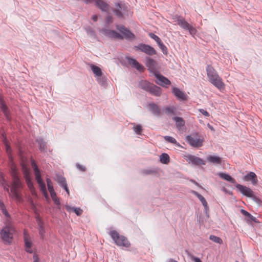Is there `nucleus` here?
Here are the masks:
<instances>
[{"label":"nucleus","instance_id":"1","mask_svg":"<svg viewBox=\"0 0 262 262\" xmlns=\"http://www.w3.org/2000/svg\"><path fill=\"white\" fill-rule=\"evenodd\" d=\"M11 169V176L13 179L11 186L5 180L3 174H0V183L4 189L8 192L10 197L17 201L20 202L22 200V198L19 190L23 188V185L18 177L17 170L15 166L12 165Z\"/></svg>","mask_w":262,"mask_h":262},{"label":"nucleus","instance_id":"2","mask_svg":"<svg viewBox=\"0 0 262 262\" xmlns=\"http://www.w3.org/2000/svg\"><path fill=\"white\" fill-rule=\"evenodd\" d=\"M139 87L156 96H160L162 93L160 87L146 80H141L139 83Z\"/></svg>","mask_w":262,"mask_h":262},{"label":"nucleus","instance_id":"3","mask_svg":"<svg viewBox=\"0 0 262 262\" xmlns=\"http://www.w3.org/2000/svg\"><path fill=\"white\" fill-rule=\"evenodd\" d=\"M31 165L34 171L35 179L37 183L39 185L40 191L42 192L43 195L46 197V198L47 199H49V198L46 189V185L41 178L39 169L38 168V167L35 161L33 160H32L31 161Z\"/></svg>","mask_w":262,"mask_h":262},{"label":"nucleus","instance_id":"4","mask_svg":"<svg viewBox=\"0 0 262 262\" xmlns=\"http://www.w3.org/2000/svg\"><path fill=\"white\" fill-rule=\"evenodd\" d=\"M109 234L117 246L126 248L130 246V244L127 238L123 235H120L116 231L112 230Z\"/></svg>","mask_w":262,"mask_h":262},{"label":"nucleus","instance_id":"5","mask_svg":"<svg viewBox=\"0 0 262 262\" xmlns=\"http://www.w3.org/2000/svg\"><path fill=\"white\" fill-rule=\"evenodd\" d=\"M15 231L14 227L11 224H8L3 228L0 234L5 242L10 243Z\"/></svg>","mask_w":262,"mask_h":262},{"label":"nucleus","instance_id":"6","mask_svg":"<svg viewBox=\"0 0 262 262\" xmlns=\"http://www.w3.org/2000/svg\"><path fill=\"white\" fill-rule=\"evenodd\" d=\"M175 19H176L178 25L182 28L185 30H188L190 34L191 35L196 34V29L187 23L184 18L180 16H176Z\"/></svg>","mask_w":262,"mask_h":262},{"label":"nucleus","instance_id":"7","mask_svg":"<svg viewBox=\"0 0 262 262\" xmlns=\"http://www.w3.org/2000/svg\"><path fill=\"white\" fill-rule=\"evenodd\" d=\"M116 8L113 9L114 14L119 18H123L124 15H128V8L126 5L123 3H116Z\"/></svg>","mask_w":262,"mask_h":262},{"label":"nucleus","instance_id":"8","mask_svg":"<svg viewBox=\"0 0 262 262\" xmlns=\"http://www.w3.org/2000/svg\"><path fill=\"white\" fill-rule=\"evenodd\" d=\"M116 27L117 30L122 34L123 39L125 38V39L129 40H133L135 39V34L124 26L117 25Z\"/></svg>","mask_w":262,"mask_h":262},{"label":"nucleus","instance_id":"9","mask_svg":"<svg viewBox=\"0 0 262 262\" xmlns=\"http://www.w3.org/2000/svg\"><path fill=\"white\" fill-rule=\"evenodd\" d=\"M134 49L136 51H140L150 56L157 54L156 51L153 47L143 43H139L138 46H134Z\"/></svg>","mask_w":262,"mask_h":262},{"label":"nucleus","instance_id":"10","mask_svg":"<svg viewBox=\"0 0 262 262\" xmlns=\"http://www.w3.org/2000/svg\"><path fill=\"white\" fill-rule=\"evenodd\" d=\"M187 140L189 144L195 147H200L203 145L204 138L198 134L188 136Z\"/></svg>","mask_w":262,"mask_h":262},{"label":"nucleus","instance_id":"11","mask_svg":"<svg viewBox=\"0 0 262 262\" xmlns=\"http://www.w3.org/2000/svg\"><path fill=\"white\" fill-rule=\"evenodd\" d=\"M22 168L24 174V177L28 188L30 189L32 194L35 195L36 192L35 188L33 186V183L32 182L31 179L30 177L29 168L24 164L23 165Z\"/></svg>","mask_w":262,"mask_h":262},{"label":"nucleus","instance_id":"12","mask_svg":"<svg viewBox=\"0 0 262 262\" xmlns=\"http://www.w3.org/2000/svg\"><path fill=\"white\" fill-rule=\"evenodd\" d=\"M85 4H88L95 2V5L102 12H106L110 9V5L103 0H84Z\"/></svg>","mask_w":262,"mask_h":262},{"label":"nucleus","instance_id":"13","mask_svg":"<svg viewBox=\"0 0 262 262\" xmlns=\"http://www.w3.org/2000/svg\"><path fill=\"white\" fill-rule=\"evenodd\" d=\"M101 32L104 35L108 37L109 38L123 39V36L122 35L114 30L103 28L101 30Z\"/></svg>","mask_w":262,"mask_h":262},{"label":"nucleus","instance_id":"14","mask_svg":"<svg viewBox=\"0 0 262 262\" xmlns=\"http://www.w3.org/2000/svg\"><path fill=\"white\" fill-rule=\"evenodd\" d=\"M154 75L157 79V80L156 81V83L157 84L164 87L171 84V82L169 79L159 73H155Z\"/></svg>","mask_w":262,"mask_h":262},{"label":"nucleus","instance_id":"15","mask_svg":"<svg viewBox=\"0 0 262 262\" xmlns=\"http://www.w3.org/2000/svg\"><path fill=\"white\" fill-rule=\"evenodd\" d=\"M236 187L243 195L249 198L254 197V193L251 189L241 184H236Z\"/></svg>","mask_w":262,"mask_h":262},{"label":"nucleus","instance_id":"16","mask_svg":"<svg viewBox=\"0 0 262 262\" xmlns=\"http://www.w3.org/2000/svg\"><path fill=\"white\" fill-rule=\"evenodd\" d=\"M145 65L148 68L149 71L150 72L153 73L155 74V73H157L156 72V68L157 66V62L149 57H146L145 58Z\"/></svg>","mask_w":262,"mask_h":262},{"label":"nucleus","instance_id":"17","mask_svg":"<svg viewBox=\"0 0 262 262\" xmlns=\"http://www.w3.org/2000/svg\"><path fill=\"white\" fill-rule=\"evenodd\" d=\"M126 59L128 63L132 66V67L136 69L139 72H143L145 68L144 66L138 62L135 59L132 57H127Z\"/></svg>","mask_w":262,"mask_h":262},{"label":"nucleus","instance_id":"18","mask_svg":"<svg viewBox=\"0 0 262 262\" xmlns=\"http://www.w3.org/2000/svg\"><path fill=\"white\" fill-rule=\"evenodd\" d=\"M243 180L245 181L251 182L253 185H256L257 184L258 180L256 174L254 172H249L246 174Z\"/></svg>","mask_w":262,"mask_h":262},{"label":"nucleus","instance_id":"19","mask_svg":"<svg viewBox=\"0 0 262 262\" xmlns=\"http://www.w3.org/2000/svg\"><path fill=\"white\" fill-rule=\"evenodd\" d=\"M172 92L180 100L185 101L187 99V95L184 92L177 88H173Z\"/></svg>","mask_w":262,"mask_h":262},{"label":"nucleus","instance_id":"20","mask_svg":"<svg viewBox=\"0 0 262 262\" xmlns=\"http://www.w3.org/2000/svg\"><path fill=\"white\" fill-rule=\"evenodd\" d=\"M209 81L220 90L224 88L225 84L223 82L222 78L219 76V75L216 76V77H215L212 79H211Z\"/></svg>","mask_w":262,"mask_h":262},{"label":"nucleus","instance_id":"21","mask_svg":"<svg viewBox=\"0 0 262 262\" xmlns=\"http://www.w3.org/2000/svg\"><path fill=\"white\" fill-rule=\"evenodd\" d=\"M187 161L194 165H205V162L202 159L194 156L189 155L187 157Z\"/></svg>","mask_w":262,"mask_h":262},{"label":"nucleus","instance_id":"22","mask_svg":"<svg viewBox=\"0 0 262 262\" xmlns=\"http://www.w3.org/2000/svg\"><path fill=\"white\" fill-rule=\"evenodd\" d=\"M146 107L148 110L154 115H160L161 113V110L160 108L155 103H149L147 104Z\"/></svg>","mask_w":262,"mask_h":262},{"label":"nucleus","instance_id":"23","mask_svg":"<svg viewBox=\"0 0 262 262\" xmlns=\"http://www.w3.org/2000/svg\"><path fill=\"white\" fill-rule=\"evenodd\" d=\"M24 241L27 252L32 253L31 246L32 243L29 235L27 233L26 231H24Z\"/></svg>","mask_w":262,"mask_h":262},{"label":"nucleus","instance_id":"24","mask_svg":"<svg viewBox=\"0 0 262 262\" xmlns=\"http://www.w3.org/2000/svg\"><path fill=\"white\" fill-rule=\"evenodd\" d=\"M191 192L194 194L201 202L203 205L205 207V211L207 212L209 211V207L208 206L207 202L204 196H203L202 195L199 194L198 192L192 190L191 191Z\"/></svg>","mask_w":262,"mask_h":262},{"label":"nucleus","instance_id":"25","mask_svg":"<svg viewBox=\"0 0 262 262\" xmlns=\"http://www.w3.org/2000/svg\"><path fill=\"white\" fill-rule=\"evenodd\" d=\"M206 72L209 80L218 75L215 70L210 65H208L206 68Z\"/></svg>","mask_w":262,"mask_h":262},{"label":"nucleus","instance_id":"26","mask_svg":"<svg viewBox=\"0 0 262 262\" xmlns=\"http://www.w3.org/2000/svg\"><path fill=\"white\" fill-rule=\"evenodd\" d=\"M207 160L209 162L215 164H221L222 162L221 158L216 156H208L207 157Z\"/></svg>","mask_w":262,"mask_h":262},{"label":"nucleus","instance_id":"27","mask_svg":"<svg viewBox=\"0 0 262 262\" xmlns=\"http://www.w3.org/2000/svg\"><path fill=\"white\" fill-rule=\"evenodd\" d=\"M218 175L220 176V178L222 179L231 182L232 184H236V180L231 177L230 175L223 173V172H220Z\"/></svg>","mask_w":262,"mask_h":262},{"label":"nucleus","instance_id":"28","mask_svg":"<svg viewBox=\"0 0 262 262\" xmlns=\"http://www.w3.org/2000/svg\"><path fill=\"white\" fill-rule=\"evenodd\" d=\"M91 69L92 71H93V72L94 73V74L96 76H102V72L100 68H99L98 67H97L95 65H94V64H91Z\"/></svg>","mask_w":262,"mask_h":262},{"label":"nucleus","instance_id":"29","mask_svg":"<svg viewBox=\"0 0 262 262\" xmlns=\"http://www.w3.org/2000/svg\"><path fill=\"white\" fill-rule=\"evenodd\" d=\"M173 120L176 121L177 127L179 129L185 125V121L182 118L175 117L173 118Z\"/></svg>","mask_w":262,"mask_h":262},{"label":"nucleus","instance_id":"30","mask_svg":"<svg viewBox=\"0 0 262 262\" xmlns=\"http://www.w3.org/2000/svg\"><path fill=\"white\" fill-rule=\"evenodd\" d=\"M165 113L169 115H174L176 113V108L173 106H169L163 109Z\"/></svg>","mask_w":262,"mask_h":262},{"label":"nucleus","instance_id":"31","mask_svg":"<svg viewBox=\"0 0 262 262\" xmlns=\"http://www.w3.org/2000/svg\"><path fill=\"white\" fill-rule=\"evenodd\" d=\"M160 161L163 164H167L169 162V157L167 154H162L160 156Z\"/></svg>","mask_w":262,"mask_h":262},{"label":"nucleus","instance_id":"32","mask_svg":"<svg viewBox=\"0 0 262 262\" xmlns=\"http://www.w3.org/2000/svg\"><path fill=\"white\" fill-rule=\"evenodd\" d=\"M209 239L216 243H218L220 244H223L222 239L220 237L216 236L215 235H210L209 237Z\"/></svg>","mask_w":262,"mask_h":262},{"label":"nucleus","instance_id":"33","mask_svg":"<svg viewBox=\"0 0 262 262\" xmlns=\"http://www.w3.org/2000/svg\"><path fill=\"white\" fill-rule=\"evenodd\" d=\"M39 229V233L40 234V236L42 239H43L45 235V230L42 226V224L40 222L38 223Z\"/></svg>","mask_w":262,"mask_h":262},{"label":"nucleus","instance_id":"34","mask_svg":"<svg viewBox=\"0 0 262 262\" xmlns=\"http://www.w3.org/2000/svg\"><path fill=\"white\" fill-rule=\"evenodd\" d=\"M158 46L160 49L161 50L162 52L164 55H167L168 53L167 48V47L163 43L162 41L159 43Z\"/></svg>","mask_w":262,"mask_h":262},{"label":"nucleus","instance_id":"35","mask_svg":"<svg viewBox=\"0 0 262 262\" xmlns=\"http://www.w3.org/2000/svg\"><path fill=\"white\" fill-rule=\"evenodd\" d=\"M57 181L61 187L65 186V185L67 184L66 179L61 176H57Z\"/></svg>","mask_w":262,"mask_h":262},{"label":"nucleus","instance_id":"36","mask_svg":"<svg viewBox=\"0 0 262 262\" xmlns=\"http://www.w3.org/2000/svg\"><path fill=\"white\" fill-rule=\"evenodd\" d=\"M134 130L137 135H141L142 127L141 125L138 124L134 126Z\"/></svg>","mask_w":262,"mask_h":262},{"label":"nucleus","instance_id":"37","mask_svg":"<svg viewBox=\"0 0 262 262\" xmlns=\"http://www.w3.org/2000/svg\"><path fill=\"white\" fill-rule=\"evenodd\" d=\"M0 209L2 210L3 213L6 216H9V213L7 212L4 204L0 201Z\"/></svg>","mask_w":262,"mask_h":262},{"label":"nucleus","instance_id":"38","mask_svg":"<svg viewBox=\"0 0 262 262\" xmlns=\"http://www.w3.org/2000/svg\"><path fill=\"white\" fill-rule=\"evenodd\" d=\"M148 35L151 38L154 39L157 42V43L158 44L161 41V39L157 35H155L154 33H149Z\"/></svg>","mask_w":262,"mask_h":262},{"label":"nucleus","instance_id":"39","mask_svg":"<svg viewBox=\"0 0 262 262\" xmlns=\"http://www.w3.org/2000/svg\"><path fill=\"white\" fill-rule=\"evenodd\" d=\"M4 143L5 145V147H6V151L7 152L8 154H10L11 153V148H10V146H9V145L8 144V141H7L6 140V137H4Z\"/></svg>","mask_w":262,"mask_h":262},{"label":"nucleus","instance_id":"40","mask_svg":"<svg viewBox=\"0 0 262 262\" xmlns=\"http://www.w3.org/2000/svg\"><path fill=\"white\" fill-rule=\"evenodd\" d=\"M51 196L55 204H56L57 205H60V201H59V199L58 198V197L57 196L56 193L51 194Z\"/></svg>","mask_w":262,"mask_h":262},{"label":"nucleus","instance_id":"41","mask_svg":"<svg viewBox=\"0 0 262 262\" xmlns=\"http://www.w3.org/2000/svg\"><path fill=\"white\" fill-rule=\"evenodd\" d=\"M164 138L166 141H167L168 142H170L172 144L177 143L176 140L173 137H171L170 136H165V137H164Z\"/></svg>","mask_w":262,"mask_h":262},{"label":"nucleus","instance_id":"42","mask_svg":"<svg viewBox=\"0 0 262 262\" xmlns=\"http://www.w3.org/2000/svg\"><path fill=\"white\" fill-rule=\"evenodd\" d=\"M77 215H80L82 213V210L80 208H72L71 209Z\"/></svg>","mask_w":262,"mask_h":262},{"label":"nucleus","instance_id":"43","mask_svg":"<svg viewBox=\"0 0 262 262\" xmlns=\"http://www.w3.org/2000/svg\"><path fill=\"white\" fill-rule=\"evenodd\" d=\"M86 32L88 35L91 36H93L95 37L96 34L94 31L91 28H89L86 29Z\"/></svg>","mask_w":262,"mask_h":262},{"label":"nucleus","instance_id":"44","mask_svg":"<svg viewBox=\"0 0 262 262\" xmlns=\"http://www.w3.org/2000/svg\"><path fill=\"white\" fill-rule=\"evenodd\" d=\"M113 22V18L112 16L108 15L106 17V23L107 24H110Z\"/></svg>","mask_w":262,"mask_h":262},{"label":"nucleus","instance_id":"45","mask_svg":"<svg viewBox=\"0 0 262 262\" xmlns=\"http://www.w3.org/2000/svg\"><path fill=\"white\" fill-rule=\"evenodd\" d=\"M76 167L78 169H79L80 170H81L82 171H85L86 170L85 166H84L82 165H80L79 164H77L76 165Z\"/></svg>","mask_w":262,"mask_h":262},{"label":"nucleus","instance_id":"46","mask_svg":"<svg viewBox=\"0 0 262 262\" xmlns=\"http://www.w3.org/2000/svg\"><path fill=\"white\" fill-rule=\"evenodd\" d=\"M48 190H49V192L50 193V194H53L54 193H56L55 192V191H54V189L53 185L50 186H48Z\"/></svg>","mask_w":262,"mask_h":262},{"label":"nucleus","instance_id":"47","mask_svg":"<svg viewBox=\"0 0 262 262\" xmlns=\"http://www.w3.org/2000/svg\"><path fill=\"white\" fill-rule=\"evenodd\" d=\"M98 81L101 85H104L105 83V78L104 77L99 78Z\"/></svg>","mask_w":262,"mask_h":262},{"label":"nucleus","instance_id":"48","mask_svg":"<svg viewBox=\"0 0 262 262\" xmlns=\"http://www.w3.org/2000/svg\"><path fill=\"white\" fill-rule=\"evenodd\" d=\"M46 181H47V186L48 187L53 185L52 182L51 180L50 179L47 178V180H46Z\"/></svg>","mask_w":262,"mask_h":262},{"label":"nucleus","instance_id":"49","mask_svg":"<svg viewBox=\"0 0 262 262\" xmlns=\"http://www.w3.org/2000/svg\"><path fill=\"white\" fill-rule=\"evenodd\" d=\"M199 111L202 114V115H209L208 112L203 109H200Z\"/></svg>","mask_w":262,"mask_h":262},{"label":"nucleus","instance_id":"50","mask_svg":"<svg viewBox=\"0 0 262 262\" xmlns=\"http://www.w3.org/2000/svg\"><path fill=\"white\" fill-rule=\"evenodd\" d=\"M33 259L34 261L33 262H39L38 258L36 254H34L33 255Z\"/></svg>","mask_w":262,"mask_h":262},{"label":"nucleus","instance_id":"51","mask_svg":"<svg viewBox=\"0 0 262 262\" xmlns=\"http://www.w3.org/2000/svg\"><path fill=\"white\" fill-rule=\"evenodd\" d=\"M192 260L194 261V262H202V261L201 260V259L198 258V257H193L192 258Z\"/></svg>","mask_w":262,"mask_h":262},{"label":"nucleus","instance_id":"52","mask_svg":"<svg viewBox=\"0 0 262 262\" xmlns=\"http://www.w3.org/2000/svg\"><path fill=\"white\" fill-rule=\"evenodd\" d=\"M242 212L243 214L245 215L246 216H249L250 214L249 212H248L247 211L244 210H242Z\"/></svg>","mask_w":262,"mask_h":262},{"label":"nucleus","instance_id":"53","mask_svg":"<svg viewBox=\"0 0 262 262\" xmlns=\"http://www.w3.org/2000/svg\"><path fill=\"white\" fill-rule=\"evenodd\" d=\"M62 187H63L64 189V190L67 191V192L68 194V195H69L70 193H69V189H68V188L67 187V185L66 184L65 186H62Z\"/></svg>","mask_w":262,"mask_h":262},{"label":"nucleus","instance_id":"54","mask_svg":"<svg viewBox=\"0 0 262 262\" xmlns=\"http://www.w3.org/2000/svg\"><path fill=\"white\" fill-rule=\"evenodd\" d=\"M62 187H63L64 189V190L67 191V192L68 194V195H69L70 193H69V189H68V188L67 187V185L66 184L65 186H62Z\"/></svg>","mask_w":262,"mask_h":262},{"label":"nucleus","instance_id":"55","mask_svg":"<svg viewBox=\"0 0 262 262\" xmlns=\"http://www.w3.org/2000/svg\"><path fill=\"white\" fill-rule=\"evenodd\" d=\"M92 18L94 21H96L97 20L98 17L96 15H93Z\"/></svg>","mask_w":262,"mask_h":262},{"label":"nucleus","instance_id":"56","mask_svg":"<svg viewBox=\"0 0 262 262\" xmlns=\"http://www.w3.org/2000/svg\"><path fill=\"white\" fill-rule=\"evenodd\" d=\"M168 262H178V261L172 259V258H170L169 259L168 261Z\"/></svg>","mask_w":262,"mask_h":262},{"label":"nucleus","instance_id":"57","mask_svg":"<svg viewBox=\"0 0 262 262\" xmlns=\"http://www.w3.org/2000/svg\"><path fill=\"white\" fill-rule=\"evenodd\" d=\"M208 126L210 128V129L212 130H213V128L212 127V126H210L209 124H208Z\"/></svg>","mask_w":262,"mask_h":262},{"label":"nucleus","instance_id":"58","mask_svg":"<svg viewBox=\"0 0 262 262\" xmlns=\"http://www.w3.org/2000/svg\"><path fill=\"white\" fill-rule=\"evenodd\" d=\"M193 182H194V183L196 185H197V186H199V184H198L197 182H194V181Z\"/></svg>","mask_w":262,"mask_h":262}]
</instances>
